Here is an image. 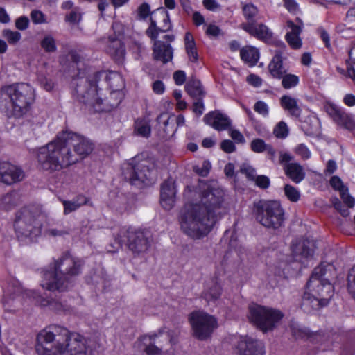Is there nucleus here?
Instances as JSON below:
<instances>
[{
  "label": "nucleus",
  "instance_id": "obj_1",
  "mask_svg": "<svg viewBox=\"0 0 355 355\" xmlns=\"http://www.w3.org/2000/svg\"><path fill=\"white\" fill-rule=\"evenodd\" d=\"M226 211L224 191L205 184L200 193V202L187 203L182 209L180 228L189 237L200 239L210 232Z\"/></svg>",
  "mask_w": 355,
  "mask_h": 355
},
{
  "label": "nucleus",
  "instance_id": "obj_2",
  "mask_svg": "<svg viewBox=\"0 0 355 355\" xmlns=\"http://www.w3.org/2000/svg\"><path fill=\"white\" fill-rule=\"evenodd\" d=\"M94 148V143L84 136L62 131L37 150L38 167L49 174L58 172L89 155Z\"/></svg>",
  "mask_w": 355,
  "mask_h": 355
},
{
  "label": "nucleus",
  "instance_id": "obj_3",
  "mask_svg": "<svg viewBox=\"0 0 355 355\" xmlns=\"http://www.w3.org/2000/svg\"><path fill=\"white\" fill-rule=\"evenodd\" d=\"M36 349L41 355H86V340L61 326L52 324L37 337Z\"/></svg>",
  "mask_w": 355,
  "mask_h": 355
},
{
  "label": "nucleus",
  "instance_id": "obj_4",
  "mask_svg": "<svg viewBox=\"0 0 355 355\" xmlns=\"http://www.w3.org/2000/svg\"><path fill=\"white\" fill-rule=\"evenodd\" d=\"M103 75L104 73L98 72L88 78H78L74 93L80 103L98 112L112 111L119 105L123 98L119 90H107L103 93L98 89L97 83Z\"/></svg>",
  "mask_w": 355,
  "mask_h": 355
},
{
  "label": "nucleus",
  "instance_id": "obj_5",
  "mask_svg": "<svg viewBox=\"0 0 355 355\" xmlns=\"http://www.w3.org/2000/svg\"><path fill=\"white\" fill-rule=\"evenodd\" d=\"M334 272V266L324 262L314 268L302 296L301 306L305 312L311 313L328 305L334 291L329 281Z\"/></svg>",
  "mask_w": 355,
  "mask_h": 355
},
{
  "label": "nucleus",
  "instance_id": "obj_6",
  "mask_svg": "<svg viewBox=\"0 0 355 355\" xmlns=\"http://www.w3.org/2000/svg\"><path fill=\"white\" fill-rule=\"evenodd\" d=\"M83 266L82 260L69 253H64L55 260L51 270L44 272L41 286L50 291H66L73 278L81 273Z\"/></svg>",
  "mask_w": 355,
  "mask_h": 355
},
{
  "label": "nucleus",
  "instance_id": "obj_7",
  "mask_svg": "<svg viewBox=\"0 0 355 355\" xmlns=\"http://www.w3.org/2000/svg\"><path fill=\"white\" fill-rule=\"evenodd\" d=\"M35 99V90L27 83L6 85L1 89V110L9 118L19 119L26 115Z\"/></svg>",
  "mask_w": 355,
  "mask_h": 355
},
{
  "label": "nucleus",
  "instance_id": "obj_8",
  "mask_svg": "<svg viewBox=\"0 0 355 355\" xmlns=\"http://www.w3.org/2000/svg\"><path fill=\"white\" fill-rule=\"evenodd\" d=\"M45 214L38 208L24 207L16 213L14 228L19 239L35 238L41 234Z\"/></svg>",
  "mask_w": 355,
  "mask_h": 355
},
{
  "label": "nucleus",
  "instance_id": "obj_9",
  "mask_svg": "<svg viewBox=\"0 0 355 355\" xmlns=\"http://www.w3.org/2000/svg\"><path fill=\"white\" fill-rule=\"evenodd\" d=\"M156 13L163 19L164 26L162 28L157 27L156 21L151 17L150 25L147 28L146 33L151 40H155L153 52V59L166 64L173 59V48L170 44H166L162 41H157L156 39L160 33L170 30L169 17L168 12L164 8L157 9Z\"/></svg>",
  "mask_w": 355,
  "mask_h": 355
},
{
  "label": "nucleus",
  "instance_id": "obj_10",
  "mask_svg": "<svg viewBox=\"0 0 355 355\" xmlns=\"http://www.w3.org/2000/svg\"><path fill=\"white\" fill-rule=\"evenodd\" d=\"M253 214L256 220L266 228L278 229L284 222V211L277 200H261L254 203Z\"/></svg>",
  "mask_w": 355,
  "mask_h": 355
},
{
  "label": "nucleus",
  "instance_id": "obj_11",
  "mask_svg": "<svg viewBox=\"0 0 355 355\" xmlns=\"http://www.w3.org/2000/svg\"><path fill=\"white\" fill-rule=\"evenodd\" d=\"M123 175L132 185L148 184L155 179L154 164L142 155H137L123 166Z\"/></svg>",
  "mask_w": 355,
  "mask_h": 355
},
{
  "label": "nucleus",
  "instance_id": "obj_12",
  "mask_svg": "<svg viewBox=\"0 0 355 355\" xmlns=\"http://www.w3.org/2000/svg\"><path fill=\"white\" fill-rule=\"evenodd\" d=\"M283 313L273 308L252 304L249 306L248 318L263 333L272 331L283 318Z\"/></svg>",
  "mask_w": 355,
  "mask_h": 355
},
{
  "label": "nucleus",
  "instance_id": "obj_13",
  "mask_svg": "<svg viewBox=\"0 0 355 355\" xmlns=\"http://www.w3.org/2000/svg\"><path fill=\"white\" fill-rule=\"evenodd\" d=\"M188 320L192 336L199 340H206L211 338L218 327L217 318L202 310L190 313Z\"/></svg>",
  "mask_w": 355,
  "mask_h": 355
},
{
  "label": "nucleus",
  "instance_id": "obj_14",
  "mask_svg": "<svg viewBox=\"0 0 355 355\" xmlns=\"http://www.w3.org/2000/svg\"><path fill=\"white\" fill-rule=\"evenodd\" d=\"M117 248L122 246L124 237L128 239V246L129 250L137 256L144 255L150 246V241L147 233L132 228H121L114 236Z\"/></svg>",
  "mask_w": 355,
  "mask_h": 355
},
{
  "label": "nucleus",
  "instance_id": "obj_15",
  "mask_svg": "<svg viewBox=\"0 0 355 355\" xmlns=\"http://www.w3.org/2000/svg\"><path fill=\"white\" fill-rule=\"evenodd\" d=\"M236 355H264V345L259 340L250 336L240 338L236 345Z\"/></svg>",
  "mask_w": 355,
  "mask_h": 355
},
{
  "label": "nucleus",
  "instance_id": "obj_16",
  "mask_svg": "<svg viewBox=\"0 0 355 355\" xmlns=\"http://www.w3.org/2000/svg\"><path fill=\"white\" fill-rule=\"evenodd\" d=\"M24 178V171L18 166L7 162H0V182L11 185L21 181Z\"/></svg>",
  "mask_w": 355,
  "mask_h": 355
},
{
  "label": "nucleus",
  "instance_id": "obj_17",
  "mask_svg": "<svg viewBox=\"0 0 355 355\" xmlns=\"http://www.w3.org/2000/svg\"><path fill=\"white\" fill-rule=\"evenodd\" d=\"M177 336L178 334L173 331L162 330L159 332L158 335L150 336H144L141 337L135 343L134 347L135 349H137V351L146 353L150 341H153L156 337H161L166 343H170L171 345H175L177 341Z\"/></svg>",
  "mask_w": 355,
  "mask_h": 355
},
{
  "label": "nucleus",
  "instance_id": "obj_18",
  "mask_svg": "<svg viewBox=\"0 0 355 355\" xmlns=\"http://www.w3.org/2000/svg\"><path fill=\"white\" fill-rule=\"evenodd\" d=\"M291 250L295 261L302 262L304 259L313 257L315 243L308 239H300L293 243Z\"/></svg>",
  "mask_w": 355,
  "mask_h": 355
},
{
  "label": "nucleus",
  "instance_id": "obj_19",
  "mask_svg": "<svg viewBox=\"0 0 355 355\" xmlns=\"http://www.w3.org/2000/svg\"><path fill=\"white\" fill-rule=\"evenodd\" d=\"M175 189L174 182L171 180H166L161 186L160 204L166 209H171L175 202Z\"/></svg>",
  "mask_w": 355,
  "mask_h": 355
},
{
  "label": "nucleus",
  "instance_id": "obj_20",
  "mask_svg": "<svg viewBox=\"0 0 355 355\" xmlns=\"http://www.w3.org/2000/svg\"><path fill=\"white\" fill-rule=\"evenodd\" d=\"M203 120L206 124L218 131L227 130L231 125L230 119L218 111L211 112L205 114Z\"/></svg>",
  "mask_w": 355,
  "mask_h": 355
},
{
  "label": "nucleus",
  "instance_id": "obj_21",
  "mask_svg": "<svg viewBox=\"0 0 355 355\" xmlns=\"http://www.w3.org/2000/svg\"><path fill=\"white\" fill-rule=\"evenodd\" d=\"M327 112L338 125L351 131L355 130V119L334 106L328 107Z\"/></svg>",
  "mask_w": 355,
  "mask_h": 355
},
{
  "label": "nucleus",
  "instance_id": "obj_22",
  "mask_svg": "<svg viewBox=\"0 0 355 355\" xmlns=\"http://www.w3.org/2000/svg\"><path fill=\"white\" fill-rule=\"evenodd\" d=\"M107 51L116 62L121 63L124 60L125 49L123 42L119 38L111 36L108 37Z\"/></svg>",
  "mask_w": 355,
  "mask_h": 355
},
{
  "label": "nucleus",
  "instance_id": "obj_23",
  "mask_svg": "<svg viewBox=\"0 0 355 355\" xmlns=\"http://www.w3.org/2000/svg\"><path fill=\"white\" fill-rule=\"evenodd\" d=\"M283 52L282 50H276L275 55L268 64V71L272 78L276 79H281L283 76L287 72L285 67L283 64L282 58Z\"/></svg>",
  "mask_w": 355,
  "mask_h": 355
},
{
  "label": "nucleus",
  "instance_id": "obj_24",
  "mask_svg": "<svg viewBox=\"0 0 355 355\" xmlns=\"http://www.w3.org/2000/svg\"><path fill=\"white\" fill-rule=\"evenodd\" d=\"M61 202L63 205V214L64 215H68L78 210L83 205H89L92 207H94V204L90 201L89 198L83 194L78 195L71 200H62Z\"/></svg>",
  "mask_w": 355,
  "mask_h": 355
},
{
  "label": "nucleus",
  "instance_id": "obj_25",
  "mask_svg": "<svg viewBox=\"0 0 355 355\" xmlns=\"http://www.w3.org/2000/svg\"><path fill=\"white\" fill-rule=\"evenodd\" d=\"M241 27L250 35L261 40H268L272 36L268 28L263 24L256 25L253 22H248L242 24Z\"/></svg>",
  "mask_w": 355,
  "mask_h": 355
},
{
  "label": "nucleus",
  "instance_id": "obj_26",
  "mask_svg": "<svg viewBox=\"0 0 355 355\" xmlns=\"http://www.w3.org/2000/svg\"><path fill=\"white\" fill-rule=\"evenodd\" d=\"M279 103L281 107L293 117L299 118L302 114V109L298 105V99L290 95H283Z\"/></svg>",
  "mask_w": 355,
  "mask_h": 355
},
{
  "label": "nucleus",
  "instance_id": "obj_27",
  "mask_svg": "<svg viewBox=\"0 0 355 355\" xmlns=\"http://www.w3.org/2000/svg\"><path fill=\"white\" fill-rule=\"evenodd\" d=\"M284 171L286 175L296 184L302 182L306 175L304 168L297 162H291L285 164Z\"/></svg>",
  "mask_w": 355,
  "mask_h": 355
},
{
  "label": "nucleus",
  "instance_id": "obj_28",
  "mask_svg": "<svg viewBox=\"0 0 355 355\" xmlns=\"http://www.w3.org/2000/svg\"><path fill=\"white\" fill-rule=\"evenodd\" d=\"M331 186L336 190L340 191V197L348 207H353L355 204L354 198L348 192V189L343 184L341 179L335 175L330 180Z\"/></svg>",
  "mask_w": 355,
  "mask_h": 355
},
{
  "label": "nucleus",
  "instance_id": "obj_29",
  "mask_svg": "<svg viewBox=\"0 0 355 355\" xmlns=\"http://www.w3.org/2000/svg\"><path fill=\"white\" fill-rule=\"evenodd\" d=\"M222 293L220 286L214 280L208 282L202 293V297L207 302H215L218 300Z\"/></svg>",
  "mask_w": 355,
  "mask_h": 355
},
{
  "label": "nucleus",
  "instance_id": "obj_30",
  "mask_svg": "<svg viewBox=\"0 0 355 355\" xmlns=\"http://www.w3.org/2000/svg\"><path fill=\"white\" fill-rule=\"evenodd\" d=\"M240 55L241 59L250 66L255 65L259 58L258 49L250 46L242 48L240 51Z\"/></svg>",
  "mask_w": 355,
  "mask_h": 355
},
{
  "label": "nucleus",
  "instance_id": "obj_31",
  "mask_svg": "<svg viewBox=\"0 0 355 355\" xmlns=\"http://www.w3.org/2000/svg\"><path fill=\"white\" fill-rule=\"evenodd\" d=\"M19 203V194L15 191L8 193L0 197V209L9 211Z\"/></svg>",
  "mask_w": 355,
  "mask_h": 355
},
{
  "label": "nucleus",
  "instance_id": "obj_32",
  "mask_svg": "<svg viewBox=\"0 0 355 355\" xmlns=\"http://www.w3.org/2000/svg\"><path fill=\"white\" fill-rule=\"evenodd\" d=\"M185 90L193 99L203 98L205 95L198 80L191 79L185 85Z\"/></svg>",
  "mask_w": 355,
  "mask_h": 355
},
{
  "label": "nucleus",
  "instance_id": "obj_33",
  "mask_svg": "<svg viewBox=\"0 0 355 355\" xmlns=\"http://www.w3.org/2000/svg\"><path fill=\"white\" fill-rule=\"evenodd\" d=\"M184 44L185 49L190 61L196 62L198 60V56L196 46V43L193 35L189 32H187L185 34Z\"/></svg>",
  "mask_w": 355,
  "mask_h": 355
},
{
  "label": "nucleus",
  "instance_id": "obj_34",
  "mask_svg": "<svg viewBox=\"0 0 355 355\" xmlns=\"http://www.w3.org/2000/svg\"><path fill=\"white\" fill-rule=\"evenodd\" d=\"M135 133L143 137H149L151 134V128L148 120L137 119L135 121Z\"/></svg>",
  "mask_w": 355,
  "mask_h": 355
},
{
  "label": "nucleus",
  "instance_id": "obj_35",
  "mask_svg": "<svg viewBox=\"0 0 355 355\" xmlns=\"http://www.w3.org/2000/svg\"><path fill=\"white\" fill-rule=\"evenodd\" d=\"M42 49L47 53H55L57 51V45L55 38L50 34H46L40 41Z\"/></svg>",
  "mask_w": 355,
  "mask_h": 355
},
{
  "label": "nucleus",
  "instance_id": "obj_36",
  "mask_svg": "<svg viewBox=\"0 0 355 355\" xmlns=\"http://www.w3.org/2000/svg\"><path fill=\"white\" fill-rule=\"evenodd\" d=\"M303 22L298 17L296 18V22L291 20H287L286 22V35H300L302 31Z\"/></svg>",
  "mask_w": 355,
  "mask_h": 355
},
{
  "label": "nucleus",
  "instance_id": "obj_37",
  "mask_svg": "<svg viewBox=\"0 0 355 355\" xmlns=\"http://www.w3.org/2000/svg\"><path fill=\"white\" fill-rule=\"evenodd\" d=\"M281 79L282 87L286 89L295 87L299 83L298 76L294 74L287 73V72Z\"/></svg>",
  "mask_w": 355,
  "mask_h": 355
},
{
  "label": "nucleus",
  "instance_id": "obj_38",
  "mask_svg": "<svg viewBox=\"0 0 355 355\" xmlns=\"http://www.w3.org/2000/svg\"><path fill=\"white\" fill-rule=\"evenodd\" d=\"M2 35L11 45L17 44L21 38V35L19 32L13 31L10 29L3 30L2 32Z\"/></svg>",
  "mask_w": 355,
  "mask_h": 355
},
{
  "label": "nucleus",
  "instance_id": "obj_39",
  "mask_svg": "<svg viewBox=\"0 0 355 355\" xmlns=\"http://www.w3.org/2000/svg\"><path fill=\"white\" fill-rule=\"evenodd\" d=\"M243 12L248 22H252L258 14V8L252 3L245 4L243 6Z\"/></svg>",
  "mask_w": 355,
  "mask_h": 355
},
{
  "label": "nucleus",
  "instance_id": "obj_40",
  "mask_svg": "<svg viewBox=\"0 0 355 355\" xmlns=\"http://www.w3.org/2000/svg\"><path fill=\"white\" fill-rule=\"evenodd\" d=\"M289 132L288 128L284 121L279 122L274 128L273 134L277 138L284 139Z\"/></svg>",
  "mask_w": 355,
  "mask_h": 355
},
{
  "label": "nucleus",
  "instance_id": "obj_41",
  "mask_svg": "<svg viewBox=\"0 0 355 355\" xmlns=\"http://www.w3.org/2000/svg\"><path fill=\"white\" fill-rule=\"evenodd\" d=\"M284 193L287 198L291 202H297L300 198V191L293 186L286 184L284 186Z\"/></svg>",
  "mask_w": 355,
  "mask_h": 355
},
{
  "label": "nucleus",
  "instance_id": "obj_42",
  "mask_svg": "<svg viewBox=\"0 0 355 355\" xmlns=\"http://www.w3.org/2000/svg\"><path fill=\"white\" fill-rule=\"evenodd\" d=\"M46 233L53 237H64L69 234L70 229L67 227H53L46 230Z\"/></svg>",
  "mask_w": 355,
  "mask_h": 355
},
{
  "label": "nucleus",
  "instance_id": "obj_43",
  "mask_svg": "<svg viewBox=\"0 0 355 355\" xmlns=\"http://www.w3.org/2000/svg\"><path fill=\"white\" fill-rule=\"evenodd\" d=\"M347 290L349 293L355 300V266L349 272L347 277Z\"/></svg>",
  "mask_w": 355,
  "mask_h": 355
},
{
  "label": "nucleus",
  "instance_id": "obj_44",
  "mask_svg": "<svg viewBox=\"0 0 355 355\" xmlns=\"http://www.w3.org/2000/svg\"><path fill=\"white\" fill-rule=\"evenodd\" d=\"M268 145L263 139H255L252 141L250 148L253 152L260 153L265 151Z\"/></svg>",
  "mask_w": 355,
  "mask_h": 355
},
{
  "label": "nucleus",
  "instance_id": "obj_45",
  "mask_svg": "<svg viewBox=\"0 0 355 355\" xmlns=\"http://www.w3.org/2000/svg\"><path fill=\"white\" fill-rule=\"evenodd\" d=\"M300 35H286L285 39L290 46L294 49H298L302 46V42Z\"/></svg>",
  "mask_w": 355,
  "mask_h": 355
},
{
  "label": "nucleus",
  "instance_id": "obj_46",
  "mask_svg": "<svg viewBox=\"0 0 355 355\" xmlns=\"http://www.w3.org/2000/svg\"><path fill=\"white\" fill-rule=\"evenodd\" d=\"M254 110L263 117H266L269 114L268 105L262 101H258L255 103Z\"/></svg>",
  "mask_w": 355,
  "mask_h": 355
},
{
  "label": "nucleus",
  "instance_id": "obj_47",
  "mask_svg": "<svg viewBox=\"0 0 355 355\" xmlns=\"http://www.w3.org/2000/svg\"><path fill=\"white\" fill-rule=\"evenodd\" d=\"M31 18L32 21L35 24L46 23V17L41 11L33 10L31 12Z\"/></svg>",
  "mask_w": 355,
  "mask_h": 355
},
{
  "label": "nucleus",
  "instance_id": "obj_48",
  "mask_svg": "<svg viewBox=\"0 0 355 355\" xmlns=\"http://www.w3.org/2000/svg\"><path fill=\"white\" fill-rule=\"evenodd\" d=\"M241 172L246 175V177L251 180H254L256 178L255 169L248 164H243L241 166Z\"/></svg>",
  "mask_w": 355,
  "mask_h": 355
},
{
  "label": "nucleus",
  "instance_id": "obj_49",
  "mask_svg": "<svg viewBox=\"0 0 355 355\" xmlns=\"http://www.w3.org/2000/svg\"><path fill=\"white\" fill-rule=\"evenodd\" d=\"M295 153L303 159H307L311 157V152L308 148L303 144H300L295 148Z\"/></svg>",
  "mask_w": 355,
  "mask_h": 355
},
{
  "label": "nucleus",
  "instance_id": "obj_50",
  "mask_svg": "<svg viewBox=\"0 0 355 355\" xmlns=\"http://www.w3.org/2000/svg\"><path fill=\"white\" fill-rule=\"evenodd\" d=\"M29 19L26 16H21L15 20V27L20 31H24L28 28Z\"/></svg>",
  "mask_w": 355,
  "mask_h": 355
},
{
  "label": "nucleus",
  "instance_id": "obj_51",
  "mask_svg": "<svg viewBox=\"0 0 355 355\" xmlns=\"http://www.w3.org/2000/svg\"><path fill=\"white\" fill-rule=\"evenodd\" d=\"M333 205L335 209L338 210L343 217H347L349 215L348 208H346L338 198L334 200Z\"/></svg>",
  "mask_w": 355,
  "mask_h": 355
},
{
  "label": "nucleus",
  "instance_id": "obj_52",
  "mask_svg": "<svg viewBox=\"0 0 355 355\" xmlns=\"http://www.w3.org/2000/svg\"><path fill=\"white\" fill-rule=\"evenodd\" d=\"M256 185L261 189H267L270 185V180L266 175L256 176L255 179Z\"/></svg>",
  "mask_w": 355,
  "mask_h": 355
},
{
  "label": "nucleus",
  "instance_id": "obj_53",
  "mask_svg": "<svg viewBox=\"0 0 355 355\" xmlns=\"http://www.w3.org/2000/svg\"><path fill=\"white\" fill-rule=\"evenodd\" d=\"M202 98H196V101L193 105V112L198 116L202 115L205 110Z\"/></svg>",
  "mask_w": 355,
  "mask_h": 355
},
{
  "label": "nucleus",
  "instance_id": "obj_54",
  "mask_svg": "<svg viewBox=\"0 0 355 355\" xmlns=\"http://www.w3.org/2000/svg\"><path fill=\"white\" fill-rule=\"evenodd\" d=\"M220 148L224 152L227 153H233L236 150L233 141L229 139L223 141L220 144Z\"/></svg>",
  "mask_w": 355,
  "mask_h": 355
},
{
  "label": "nucleus",
  "instance_id": "obj_55",
  "mask_svg": "<svg viewBox=\"0 0 355 355\" xmlns=\"http://www.w3.org/2000/svg\"><path fill=\"white\" fill-rule=\"evenodd\" d=\"M66 19L70 23L76 24L80 20V15L77 9H74L66 15Z\"/></svg>",
  "mask_w": 355,
  "mask_h": 355
},
{
  "label": "nucleus",
  "instance_id": "obj_56",
  "mask_svg": "<svg viewBox=\"0 0 355 355\" xmlns=\"http://www.w3.org/2000/svg\"><path fill=\"white\" fill-rule=\"evenodd\" d=\"M247 81L250 85L256 87H260L263 83L262 79L255 74L249 75L247 77Z\"/></svg>",
  "mask_w": 355,
  "mask_h": 355
},
{
  "label": "nucleus",
  "instance_id": "obj_57",
  "mask_svg": "<svg viewBox=\"0 0 355 355\" xmlns=\"http://www.w3.org/2000/svg\"><path fill=\"white\" fill-rule=\"evenodd\" d=\"M171 118L168 117L164 121V132H166V136H171L174 134L176 130L173 128V121H170Z\"/></svg>",
  "mask_w": 355,
  "mask_h": 355
},
{
  "label": "nucleus",
  "instance_id": "obj_58",
  "mask_svg": "<svg viewBox=\"0 0 355 355\" xmlns=\"http://www.w3.org/2000/svg\"><path fill=\"white\" fill-rule=\"evenodd\" d=\"M173 79L178 85H181L185 82L186 75L183 71H177L173 73Z\"/></svg>",
  "mask_w": 355,
  "mask_h": 355
},
{
  "label": "nucleus",
  "instance_id": "obj_59",
  "mask_svg": "<svg viewBox=\"0 0 355 355\" xmlns=\"http://www.w3.org/2000/svg\"><path fill=\"white\" fill-rule=\"evenodd\" d=\"M293 159V157L288 153L279 152V164L284 166L286 164H290L289 162Z\"/></svg>",
  "mask_w": 355,
  "mask_h": 355
},
{
  "label": "nucleus",
  "instance_id": "obj_60",
  "mask_svg": "<svg viewBox=\"0 0 355 355\" xmlns=\"http://www.w3.org/2000/svg\"><path fill=\"white\" fill-rule=\"evenodd\" d=\"M112 29L116 35V36L114 37L118 38L119 37H120L121 35H122L123 34V33H124L123 26L120 22L114 21L112 24Z\"/></svg>",
  "mask_w": 355,
  "mask_h": 355
},
{
  "label": "nucleus",
  "instance_id": "obj_61",
  "mask_svg": "<svg viewBox=\"0 0 355 355\" xmlns=\"http://www.w3.org/2000/svg\"><path fill=\"white\" fill-rule=\"evenodd\" d=\"M206 33L209 36L217 37L220 34V29L216 25L210 24L206 30Z\"/></svg>",
  "mask_w": 355,
  "mask_h": 355
},
{
  "label": "nucleus",
  "instance_id": "obj_62",
  "mask_svg": "<svg viewBox=\"0 0 355 355\" xmlns=\"http://www.w3.org/2000/svg\"><path fill=\"white\" fill-rule=\"evenodd\" d=\"M284 6L290 12H295L298 8V5L295 0H283Z\"/></svg>",
  "mask_w": 355,
  "mask_h": 355
},
{
  "label": "nucleus",
  "instance_id": "obj_63",
  "mask_svg": "<svg viewBox=\"0 0 355 355\" xmlns=\"http://www.w3.org/2000/svg\"><path fill=\"white\" fill-rule=\"evenodd\" d=\"M153 90L157 94H163L165 90V87L163 82L161 80H156L154 82L153 84Z\"/></svg>",
  "mask_w": 355,
  "mask_h": 355
},
{
  "label": "nucleus",
  "instance_id": "obj_64",
  "mask_svg": "<svg viewBox=\"0 0 355 355\" xmlns=\"http://www.w3.org/2000/svg\"><path fill=\"white\" fill-rule=\"evenodd\" d=\"M161 353V348L155 346L153 341H150L148 345V349L146 350V354L147 355H158Z\"/></svg>",
  "mask_w": 355,
  "mask_h": 355
}]
</instances>
